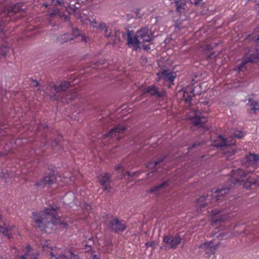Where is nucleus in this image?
I'll return each instance as SVG.
<instances>
[{
	"label": "nucleus",
	"instance_id": "nucleus-24",
	"mask_svg": "<svg viewBox=\"0 0 259 259\" xmlns=\"http://www.w3.org/2000/svg\"><path fill=\"white\" fill-rule=\"evenodd\" d=\"M127 45L130 47L133 46L135 50L138 48V45L140 43V40L138 38L136 35H132L130 32L128 33Z\"/></svg>",
	"mask_w": 259,
	"mask_h": 259
},
{
	"label": "nucleus",
	"instance_id": "nucleus-16",
	"mask_svg": "<svg viewBox=\"0 0 259 259\" xmlns=\"http://www.w3.org/2000/svg\"><path fill=\"white\" fill-rule=\"evenodd\" d=\"M211 225L215 226L218 224L224 222L227 219V217L223 212V210H218V208H214L211 211Z\"/></svg>",
	"mask_w": 259,
	"mask_h": 259
},
{
	"label": "nucleus",
	"instance_id": "nucleus-12",
	"mask_svg": "<svg viewBox=\"0 0 259 259\" xmlns=\"http://www.w3.org/2000/svg\"><path fill=\"white\" fill-rule=\"evenodd\" d=\"M182 240L179 234H176L174 236L167 235L163 236L162 241L165 248L175 249L181 243Z\"/></svg>",
	"mask_w": 259,
	"mask_h": 259
},
{
	"label": "nucleus",
	"instance_id": "nucleus-19",
	"mask_svg": "<svg viewBox=\"0 0 259 259\" xmlns=\"http://www.w3.org/2000/svg\"><path fill=\"white\" fill-rule=\"evenodd\" d=\"M136 36L140 40V43L143 42H149L152 40L151 31L147 28H143L138 30Z\"/></svg>",
	"mask_w": 259,
	"mask_h": 259
},
{
	"label": "nucleus",
	"instance_id": "nucleus-56",
	"mask_svg": "<svg viewBox=\"0 0 259 259\" xmlns=\"http://www.w3.org/2000/svg\"><path fill=\"white\" fill-rule=\"evenodd\" d=\"M215 236V233L213 235V236Z\"/></svg>",
	"mask_w": 259,
	"mask_h": 259
},
{
	"label": "nucleus",
	"instance_id": "nucleus-44",
	"mask_svg": "<svg viewBox=\"0 0 259 259\" xmlns=\"http://www.w3.org/2000/svg\"><path fill=\"white\" fill-rule=\"evenodd\" d=\"M23 140H25V141L26 140H25V139H17V140H16L15 143H17V144H19L20 143H21V142L23 143V142H22V141H23Z\"/></svg>",
	"mask_w": 259,
	"mask_h": 259
},
{
	"label": "nucleus",
	"instance_id": "nucleus-36",
	"mask_svg": "<svg viewBox=\"0 0 259 259\" xmlns=\"http://www.w3.org/2000/svg\"><path fill=\"white\" fill-rule=\"evenodd\" d=\"M244 134L241 131H235L233 133V136L234 137L240 139L244 136Z\"/></svg>",
	"mask_w": 259,
	"mask_h": 259
},
{
	"label": "nucleus",
	"instance_id": "nucleus-37",
	"mask_svg": "<svg viewBox=\"0 0 259 259\" xmlns=\"http://www.w3.org/2000/svg\"><path fill=\"white\" fill-rule=\"evenodd\" d=\"M63 139V137L62 136H59L58 137V141H53L52 143V146L54 147V146H58V145H61V144L60 143L61 141Z\"/></svg>",
	"mask_w": 259,
	"mask_h": 259
},
{
	"label": "nucleus",
	"instance_id": "nucleus-2",
	"mask_svg": "<svg viewBox=\"0 0 259 259\" xmlns=\"http://www.w3.org/2000/svg\"><path fill=\"white\" fill-rule=\"evenodd\" d=\"M59 210L57 206H50L43 211L34 212L32 215V221L36 227L46 232H48V229H53L57 225L67 228L68 224L61 221L57 215Z\"/></svg>",
	"mask_w": 259,
	"mask_h": 259
},
{
	"label": "nucleus",
	"instance_id": "nucleus-49",
	"mask_svg": "<svg viewBox=\"0 0 259 259\" xmlns=\"http://www.w3.org/2000/svg\"><path fill=\"white\" fill-rule=\"evenodd\" d=\"M63 145H66V143L69 144V143L67 141H63Z\"/></svg>",
	"mask_w": 259,
	"mask_h": 259
},
{
	"label": "nucleus",
	"instance_id": "nucleus-11",
	"mask_svg": "<svg viewBox=\"0 0 259 259\" xmlns=\"http://www.w3.org/2000/svg\"><path fill=\"white\" fill-rule=\"evenodd\" d=\"M0 233L10 239L13 235L19 234L18 228L14 225H10L7 221L0 222Z\"/></svg>",
	"mask_w": 259,
	"mask_h": 259
},
{
	"label": "nucleus",
	"instance_id": "nucleus-7",
	"mask_svg": "<svg viewBox=\"0 0 259 259\" xmlns=\"http://www.w3.org/2000/svg\"><path fill=\"white\" fill-rule=\"evenodd\" d=\"M27 159L23 158V159L20 160L19 162V167L21 168L20 170L15 169L11 170V172L8 173L7 170H1L0 169V178L5 179L6 181L5 182H8V178H11L13 177H18L20 174L25 175L27 173L31 172L34 169L32 167V165L35 163L34 161H32L31 158H29L28 161H26Z\"/></svg>",
	"mask_w": 259,
	"mask_h": 259
},
{
	"label": "nucleus",
	"instance_id": "nucleus-48",
	"mask_svg": "<svg viewBox=\"0 0 259 259\" xmlns=\"http://www.w3.org/2000/svg\"><path fill=\"white\" fill-rule=\"evenodd\" d=\"M92 259H99V258H98V257L97 256V255H94L93 256Z\"/></svg>",
	"mask_w": 259,
	"mask_h": 259
},
{
	"label": "nucleus",
	"instance_id": "nucleus-1",
	"mask_svg": "<svg viewBox=\"0 0 259 259\" xmlns=\"http://www.w3.org/2000/svg\"><path fill=\"white\" fill-rule=\"evenodd\" d=\"M259 163V155L250 153L245 156L242 161V164L247 168L244 170L242 168L233 169L230 178L231 183L235 184L237 183H244V187L248 189L252 185H259V176L255 179L250 180L248 175L255 169V166Z\"/></svg>",
	"mask_w": 259,
	"mask_h": 259
},
{
	"label": "nucleus",
	"instance_id": "nucleus-32",
	"mask_svg": "<svg viewBox=\"0 0 259 259\" xmlns=\"http://www.w3.org/2000/svg\"><path fill=\"white\" fill-rule=\"evenodd\" d=\"M248 105L251 107V110L255 111L259 110V104L253 100H249Z\"/></svg>",
	"mask_w": 259,
	"mask_h": 259
},
{
	"label": "nucleus",
	"instance_id": "nucleus-31",
	"mask_svg": "<svg viewBox=\"0 0 259 259\" xmlns=\"http://www.w3.org/2000/svg\"><path fill=\"white\" fill-rule=\"evenodd\" d=\"M251 39L255 42L259 41V26L254 29L251 35Z\"/></svg>",
	"mask_w": 259,
	"mask_h": 259
},
{
	"label": "nucleus",
	"instance_id": "nucleus-14",
	"mask_svg": "<svg viewBox=\"0 0 259 259\" xmlns=\"http://www.w3.org/2000/svg\"><path fill=\"white\" fill-rule=\"evenodd\" d=\"M106 224L115 232H122L126 228L124 223L116 218L111 217L106 221Z\"/></svg>",
	"mask_w": 259,
	"mask_h": 259
},
{
	"label": "nucleus",
	"instance_id": "nucleus-8",
	"mask_svg": "<svg viewBox=\"0 0 259 259\" xmlns=\"http://www.w3.org/2000/svg\"><path fill=\"white\" fill-rule=\"evenodd\" d=\"M235 144V140L232 137L227 139L224 138L222 135H219L218 139L213 142L212 146L221 148V151L224 156L229 159L236 152L235 148L232 147Z\"/></svg>",
	"mask_w": 259,
	"mask_h": 259
},
{
	"label": "nucleus",
	"instance_id": "nucleus-6",
	"mask_svg": "<svg viewBox=\"0 0 259 259\" xmlns=\"http://www.w3.org/2000/svg\"><path fill=\"white\" fill-rule=\"evenodd\" d=\"M230 188H222L216 190L213 194L211 192V195H207L206 197L201 196L197 200V205L200 208L205 207L207 203L211 202L214 203V205H223L224 204L227 205L226 198L227 194Z\"/></svg>",
	"mask_w": 259,
	"mask_h": 259
},
{
	"label": "nucleus",
	"instance_id": "nucleus-27",
	"mask_svg": "<svg viewBox=\"0 0 259 259\" xmlns=\"http://www.w3.org/2000/svg\"><path fill=\"white\" fill-rule=\"evenodd\" d=\"M168 186L167 182H164L160 185L155 186L149 190L150 193L159 194L163 191L166 186Z\"/></svg>",
	"mask_w": 259,
	"mask_h": 259
},
{
	"label": "nucleus",
	"instance_id": "nucleus-53",
	"mask_svg": "<svg viewBox=\"0 0 259 259\" xmlns=\"http://www.w3.org/2000/svg\"><path fill=\"white\" fill-rule=\"evenodd\" d=\"M126 174L127 175H128V176H130V175H131V174H130V173L129 172H126Z\"/></svg>",
	"mask_w": 259,
	"mask_h": 259
},
{
	"label": "nucleus",
	"instance_id": "nucleus-20",
	"mask_svg": "<svg viewBox=\"0 0 259 259\" xmlns=\"http://www.w3.org/2000/svg\"><path fill=\"white\" fill-rule=\"evenodd\" d=\"M219 244L214 243L210 241L203 244L200 246L201 251H204L205 253L208 255L213 254L218 248Z\"/></svg>",
	"mask_w": 259,
	"mask_h": 259
},
{
	"label": "nucleus",
	"instance_id": "nucleus-34",
	"mask_svg": "<svg viewBox=\"0 0 259 259\" xmlns=\"http://www.w3.org/2000/svg\"><path fill=\"white\" fill-rule=\"evenodd\" d=\"M82 210L84 211V214L88 215L89 214L91 210V206L88 204H83L81 206Z\"/></svg>",
	"mask_w": 259,
	"mask_h": 259
},
{
	"label": "nucleus",
	"instance_id": "nucleus-26",
	"mask_svg": "<svg viewBox=\"0 0 259 259\" xmlns=\"http://www.w3.org/2000/svg\"><path fill=\"white\" fill-rule=\"evenodd\" d=\"M175 6L176 7V11L178 14L181 15L187 11L185 5L186 1H175Z\"/></svg>",
	"mask_w": 259,
	"mask_h": 259
},
{
	"label": "nucleus",
	"instance_id": "nucleus-30",
	"mask_svg": "<svg viewBox=\"0 0 259 259\" xmlns=\"http://www.w3.org/2000/svg\"><path fill=\"white\" fill-rule=\"evenodd\" d=\"M85 249H87V251L91 250L92 249V246L94 244L95 241L93 238V237H90L89 238L85 239Z\"/></svg>",
	"mask_w": 259,
	"mask_h": 259
},
{
	"label": "nucleus",
	"instance_id": "nucleus-57",
	"mask_svg": "<svg viewBox=\"0 0 259 259\" xmlns=\"http://www.w3.org/2000/svg\"><path fill=\"white\" fill-rule=\"evenodd\" d=\"M191 2V4H193V3L192 2V1H190Z\"/></svg>",
	"mask_w": 259,
	"mask_h": 259
},
{
	"label": "nucleus",
	"instance_id": "nucleus-13",
	"mask_svg": "<svg viewBox=\"0 0 259 259\" xmlns=\"http://www.w3.org/2000/svg\"><path fill=\"white\" fill-rule=\"evenodd\" d=\"M259 61V55L257 53L250 54L249 56H245L241 64L235 67L234 70L238 72L243 71L246 69L248 63H256Z\"/></svg>",
	"mask_w": 259,
	"mask_h": 259
},
{
	"label": "nucleus",
	"instance_id": "nucleus-46",
	"mask_svg": "<svg viewBox=\"0 0 259 259\" xmlns=\"http://www.w3.org/2000/svg\"><path fill=\"white\" fill-rule=\"evenodd\" d=\"M200 1H194V3H193L195 6H197L199 4Z\"/></svg>",
	"mask_w": 259,
	"mask_h": 259
},
{
	"label": "nucleus",
	"instance_id": "nucleus-42",
	"mask_svg": "<svg viewBox=\"0 0 259 259\" xmlns=\"http://www.w3.org/2000/svg\"><path fill=\"white\" fill-rule=\"evenodd\" d=\"M163 161V159L156 161L154 163V166H156L160 162Z\"/></svg>",
	"mask_w": 259,
	"mask_h": 259
},
{
	"label": "nucleus",
	"instance_id": "nucleus-10",
	"mask_svg": "<svg viewBox=\"0 0 259 259\" xmlns=\"http://www.w3.org/2000/svg\"><path fill=\"white\" fill-rule=\"evenodd\" d=\"M187 118L192 120L195 126L200 127H203L207 121V118L198 110H192L188 113Z\"/></svg>",
	"mask_w": 259,
	"mask_h": 259
},
{
	"label": "nucleus",
	"instance_id": "nucleus-52",
	"mask_svg": "<svg viewBox=\"0 0 259 259\" xmlns=\"http://www.w3.org/2000/svg\"><path fill=\"white\" fill-rule=\"evenodd\" d=\"M43 6H44L46 8L48 7V5L47 4H43Z\"/></svg>",
	"mask_w": 259,
	"mask_h": 259
},
{
	"label": "nucleus",
	"instance_id": "nucleus-54",
	"mask_svg": "<svg viewBox=\"0 0 259 259\" xmlns=\"http://www.w3.org/2000/svg\"><path fill=\"white\" fill-rule=\"evenodd\" d=\"M2 214L0 213V220L2 219Z\"/></svg>",
	"mask_w": 259,
	"mask_h": 259
},
{
	"label": "nucleus",
	"instance_id": "nucleus-15",
	"mask_svg": "<svg viewBox=\"0 0 259 259\" xmlns=\"http://www.w3.org/2000/svg\"><path fill=\"white\" fill-rule=\"evenodd\" d=\"M20 253V259H36L39 254L37 251L30 247L28 244L23 247Z\"/></svg>",
	"mask_w": 259,
	"mask_h": 259
},
{
	"label": "nucleus",
	"instance_id": "nucleus-33",
	"mask_svg": "<svg viewBox=\"0 0 259 259\" xmlns=\"http://www.w3.org/2000/svg\"><path fill=\"white\" fill-rule=\"evenodd\" d=\"M105 245L103 247V250L105 252H110L112 250V244L110 240H108L105 243Z\"/></svg>",
	"mask_w": 259,
	"mask_h": 259
},
{
	"label": "nucleus",
	"instance_id": "nucleus-55",
	"mask_svg": "<svg viewBox=\"0 0 259 259\" xmlns=\"http://www.w3.org/2000/svg\"><path fill=\"white\" fill-rule=\"evenodd\" d=\"M62 148H63V150L65 151V148L63 147Z\"/></svg>",
	"mask_w": 259,
	"mask_h": 259
},
{
	"label": "nucleus",
	"instance_id": "nucleus-35",
	"mask_svg": "<svg viewBox=\"0 0 259 259\" xmlns=\"http://www.w3.org/2000/svg\"><path fill=\"white\" fill-rule=\"evenodd\" d=\"M99 27L101 30H104L105 32L107 33L108 31V27L106 26V24L104 23H101L100 24ZM106 36L107 37H110V33L107 34L106 33L105 34Z\"/></svg>",
	"mask_w": 259,
	"mask_h": 259
},
{
	"label": "nucleus",
	"instance_id": "nucleus-25",
	"mask_svg": "<svg viewBox=\"0 0 259 259\" xmlns=\"http://www.w3.org/2000/svg\"><path fill=\"white\" fill-rule=\"evenodd\" d=\"M100 183L104 190H108L110 189V176L107 173H105L100 180Z\"/></svg>",
	"mask_w": 259,
	"mask_h": 259
},
{
	"label": "nucleus",
	"instance_id": "nucleus-9",
	"mask_svg": "<svg viewBox=\"0 0 259 259\" xmlns=\"http://www.w3.org/2000/svg\"><path fill=\"white\" fill-rule=\"evenodd\" d=\"M4 123H0V156L7 154L14 148L11 145L13 139L11 135H9L7 131L3 129L6 128Z\"/></svg>",
	"mask_w": 259,
	"mask_h": 259
},
{
	"label": "nucleus",
	"instance_id": "nucleus-45",
	"mask_svg": "<svg viewBox=\"0 0 259 259\" xmlns=\"http://www.w3.org/2000/svg\"><path fill=\"white\" fill-rule=\"evenodd\" d=\"M87 39H88V38L85 36H84V35H82L81 36V40L82 41L87 42Z\"/></svg>",
	"mask_w": 259,
	"mask_h": 259
},
{
	"label": "nucleus",
	"instance_id": "nucleus-18",
	"mask_svg": "<svg viewBox=\"0 0 259 259\" xmlns=\"http://www.w3.org/2000/svg\"><path fill=\"white\" fill-rule=\"evenodd\" d=\"M125 130V128L123 125L118 124L113 128L108 134H105V138H116V140H119L121 138L120 135L122 134Z\"/></svg>",
	"mask_w": 259,
	"mask_h": 259
},
{
	"label": "nucleus",
	"instance_id": "nucleus-41",
	"mask_svg": "<svg viewBox=\"0 0 259 259\" xmlns=\"http://www.w3.org/2000/svg\"><path fill=\"white\" fill-rule=\"evenodd\" d=\"M123 166L122 164H118V165H116V166H115V170H119V169H120L123 168Z\"/></svg>",
	"mask_w": 259,
	"mask_h": 259
},
{
	"label": "nucleus",
	"instance_id": "nucleus-21",
	"mask_svg": "<svg viewBox=\"0 0 259 259\" xmlns=\"http://www.w3.org/2000/svg\"><path fill=\"white\" fill-rule=\"evenodd\" d=\"M143 93L148 94L151 96H155L157 97H163L165 96V92L163 90L159 91L158 89L154 85H151L145 88L143 90Z\"/></svg>",
	"mask_w": 259,
	"mask_h": 259
},
{
	"label": "nucleus",
	"instance_id": "nucleus-4",
	"mask_svg": "<svg viewBox=\"0 0 259 259\" xmlns=\"http://www.w3.org/2000/svg\"><path fill=\"white\" fill-rule=\"evenodd\" d=\"M71 85L69 81H63L59 85L56 84H50L46 88L45 91H43L44 95L54 97L55 100H61L63 102L64 100L68 102V100H72L76 98H79L80 95L77 88H74L71 93L68 94L66 90Z\"/></svg>",
	"mask_w": 259,
	"mask_h": 259
},
{
	"label": "nucleus",
	"instance_id": "nucleus-23",
	"mask_svg": "<svg viewBox=\"0 0 259 259\" xmlns=\"http://www.w3.org/2000/svg\"><path fill=\"white\" fill-rule=\"evenodd\" d=\"M157 76L159 79H162L171 82H172L175 78V76H174L172 73L168 70H164L161 73H158Z\"/></svg>",
	"mask_w": 259,
	"mask_h": 259
},
{
	"label": "nucleus",
	"instance_id": "nucleus-50",
	"mask_svg": "<svg viewBox=\"0 0 259 259\" xmlns=\"http://www.w3.org/2000/svg\"><path fill=\"white\" fill-rule=\"evenodd\" d=\"M36 152H37L36 151H33V150H32V151H31V152H30L31 154H32V153H36Z\"/></svg>",
	"mask_w": 259,
	"mask_h": 259
},
{
	"label": "nucleus",
	"instance_id": "nucleus-29",
	"mask_svg": "<svg viewBox=\"0 0 259 259\" xmlns=\"http://www.w3.org/2000/svg\"><path fill=\"white\" fill-rule=\"evenodd\" d=\"M76 178L75 176H70V174L69 173H66L64 175L63 177V182L64 183L68 184L69 182H74L76 181Z\"/></svg>",
	"mask_w": 259,
	"mask_h": 259
},
{
	"label": "nucleus",
	"instance_id": "nucleus-47",
	"mask_svg": "<svg viewBox=\"0 0 259 259\" xmlns=\"http://www.w3.org/2000/svg\"><path fill=\"white\" fill-rule=\"evenodd\" d=\"M197 145V144H193L191 147L189 148V149L194 148V147H195Z\"/></svg>",
	"mask_w": 259,
	"mask_h": 259
},
{
	"label": "nucleus",
	"instance_id": "nucleus-51",
	"mask_svg": "<svg viewBox=\"0 0 259 259\" xmlns=\"http://www.w3.org/2000/svg\"><path fill=\"white\" fill-rule=\"evenodd\" d=\"M176 27L178 28L179 29H180L182 28V27H180L179 26H178L177 24L176 25Z\"/></svg>",
	"mask_w": 259,
	"mask_h": 259
},
{
	"label": "nucleus",
	"instance_id": "nucleus-38",
	"mask_svg": "<svg viewBox=\"0 0 259 259\" xmlns=\"http://www.w3.org/2000/svg\"><path fill=\"white\" fill-rule=\"evenodd\" d=\"M72 31L74 37H77L80 34V31L77 28H73Z\"/></svg>",
	"mask_w": 259,
	"mask_h": 259
},
{
	"label": "nucleus",
	"instance_id": "nucleus-40",
	"mask_svg": "<svg viewBox=\"0 0 259 259\" xmlns=\"http://www.w3.org/2000/svg\"><path fill=\"white\" fill-rule=\"evenodd\" d=\"M30 84L31 85L34 86V87H37L39 84L38 82L37 81L34 80H32Z\"/></svg>",
	"mask_w": 259,
	"mask_h": 259
},
{
	"label": "nucleus",
	"instance_id": "nucleus-17",
	"mask_svg": "<svg viewBox=\"0 0 259 259\" xmlns=\"http://www.w3.org/2000/svg\"><path fill=\"white\" fill-rule=\"evenodd\" d=\"M56 178L53 172H50L48 175L43 177L41 180L36 182L35 185L37 187L44 188L47 186H51L56 181Z\"/></svg>",
	"mask_w": 259,
	"mask_h": 259
},
{
	"label": "nucleus",
	"instance_id": "nucleus-28",
	"mask_svg": "<svg viewBox=\"0 0 259 259\" xmlns=\"http://www.w3.org/2000/svg\"><path fill=\"white\" fill-rule=\"evenodd\" d=\"M73 39V37H71L70 35L69 34H62L59 37H57L56 41L57 42H60L61 44H64L66 42H67L69 40H72Z\"/></svg>",
	"mask_w": 259,
	"mask_h": 259
},
{
	"label": "nucleus",
	"instance_id": "nucleus-43",
	"mask_svg": "<svg viewBox=\"0 0 259 259\" xmlns=\"http://www.w3.org/2000/svg\"><path fill=\"white\" fill-rule=\"evenodd\" d=\"M143 48L144 50H147V51H149L151 49V48L149 45L143 46Z\"/></svg>",
	"mask_w": 259,
	"mask_h": 259
},
{
	"label": "nucleus",
	"instance_id": "nucleus-39",
	"mask_svg": "<svg viewBox=\"0 0 259 259\" xmlns=\"http://www.w3.org/2000/svg\"><path fill=\"white\" fill-rule=\"evenodd\" d=\"M226 207H224L223 208H218V210H223L224 213L227 215V218H228V214H229V211H230V210H229V211H228L227 209H226Z\"/></svg>",
	"mask_w": 259,
	"mask_h": 259
},
{
	"label": "nucleus",
	"instance_id": "nucleus-22",
	"mask_svg": "<svg viewBox=\"0 0 259 259\" xmlns=\"http://www.w3.org/2000/svg\"><path fill=\"white\" fill-rule=\"evenodd\" d=\"M183 92L184 99L189 106L191 104L192 97L194 96L193 85H190L187 88H183Z\"/></svg>",
	"mask_w": 259,
	"mask_h": 259
},
{
	"label": "nucleus",
	"instance_id": "nucleus-5",
	"mask_svg": "<svg viewBox=\"0 0 259 259\" xmlns=\"http://www.w3.org/2000/svg\"><path fill=\"white\" fill-rule=\"evenodd\" d=\"M22 6L18 3L16 5L11 7H4V5L0 3V37L4 41L5 40V32L4 27L6 24L10 21H14L18 16L14 17L21 10Z\"/></svg>",
	"mask_w": 259,
	"mask_h": 259
},
{
	"label": "nucleus",
	"instance_id": "nucleus-3",
	"mask_svg": "<svg viewBox=\"0 0 259 259\" xmlns=\"http://www.w3.org/2000/svg\"><path fill=\"white\" fill-rule=\"evenodd\" d=\"M64 1H51V7H50L48 10V15L51 18L56 17H59L61 20L65 21L69 20L68 17L64 14L63 11L65 10L69 13H74L78 18L80 21L83 23H90L93 27H97L96 25L97 22L96 21H91L90 19L82 16L80 13L81 4L79 1H72L75 2L74 4H71L69 3V6H64Z\"/></svg>",
	"mask_w": 259,
	"mask_h": 259
}]
</instances>
